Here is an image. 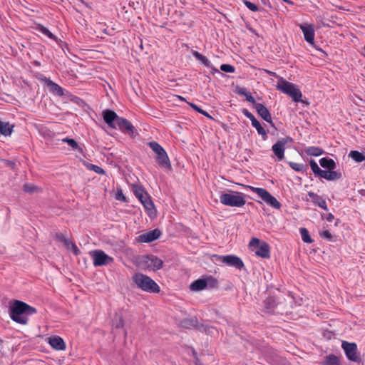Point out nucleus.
Masks as SVG:
<instances>
[{
    "label": "nucleus",
    "mask_w": 365,
    "mask_h": 365,
    "mask_svg": "<svg viewBox=\"0 0 365 365\" xmlns=\"http://www.w3.org/2000/svg\"><path fill=\"white\" fill-rule=\"evenodd\" d=\"M115 126L116 128H118L123 133H127L131 137L135 136V128L127 119L120 117L117 119Z\"/></svg>",
    "instance_id": "obj_13"
},
{
    "label": "nucleus",
    "mask_w": 365,
    "mask_h": 365,
    "mask_svg": "<svg viewBox=\"0 0 365 365\" xmlns=\"http://www.w3.org/2000/svg\"><path fill=\"white\" fill-rule=\"evenodd\" d=\"M36 29L51 39L56 40L57 38L56 36L53 35L46 27L41 24L37 25Z\"/></svg>",
    "instance_id": "obj_29"
},
{
    "label": "nucleus",
    "mask_w": 365,
    "mask_h": 365,
    "mask_svg": "<svg viewBox=\"0 0 365 365\" xmlns=\"http://www.w3.org/2000/svg\"><path fill=\"white\" fill-rule=\"evenodd\" d=\"M242 113L248 118L251 120V122L252 123V120H256V118L254 116V115L250 113L247 109H243L242 110Z\"/></svg>",
    "instance_id": "obj_46"
},
{
    "label": "nucleus",
    "mask_w": 365,
    "mask_h": 365,
    "mask_svg": "<svg viewBox=\"0 0 365 365\" xmlns=\"http://www.w3.org/2000/svg\"><path fill=\"white\" fill-rule=\"evenodd\" d=\"M289 165L292 169L297 172L304 171L305 167L302 163H298L295 162H289Z\"/></svg>",
    "instance_id": "obj_38"
},
{
    "label": "nucleus",
    "mask_w": 365,
    "mask_h": 365,
    "mask_svg": "<svg viewBox=\"0 0 365 365\" xmlns=\"http://www.w3.org/2000/svg\"><path fill=\"white\" fill-rule=\"evenodd\" d=\"M282 1L284 2H286V3L289 4H290V5H293L294 4L293 1H292L290 0H282Z\"/></svg>",
    "instance_id": "obj_54"
},
{
    "label": "nucleus",
    "mask_w": 365,
    "mask_h": 365,
    "mask_svg": "<svg viewBox=\"0 0 365 365\" xmlns=\"http://www.w3.org/2000/svg\"><path fill=\"white\" fill-rule=\"evenodd\" d=\"M267 73H273L272 72L269 71H266Z\"/></svg>",
    "instance_id": "obj_59"
},
{
    "label": "nucleus",
    "mask_w": 365,
    "mask_h": 365,
    "mask_svg": "<svg viewBox=\"0 0 365 365\" xmlns=\"http://www.w3.org/2000/svg\"><path fill=\"white\" fill-rule=\"evenodd\" d=\"M135 264L144 271H157L163 267V262L155 255H148L138 257Z\"/></svg>",
    "instance_id": "obj_3"
},
{
    "label": "nucleus",
    "mask_w": 365,
    "mask_h": 365,
    "mask_svg": "<svg viewBox=\"0 0 365 365\" xmlns=\"http://www.w3.org/2000/svg\"><path fill=\"white\" fill-rule=\"evenodd\" d=\"M63 244H64V245L66 246V247L67 249H70V247H71V245H73V243L70 240H68V239H67V238H66V239L64 240Z\"/></svg>",
    "instance_id": "obj_51"
},
{
    "label": "nucleus",
    "mask_w": 365,
    "mask_h": 365,
    "mask_svg": "<svg viewBox=\"0 0 365 365\" xmlns=\"http://www.w3.org/2000/svg\"><path fill=\"white\" fill-rule=\"evenodd\" d=\"M207 287L206 277H204L193 282L190 285V289L193 291H200Z\"/></svg>",
    "instance_id": "obj_23"
},
{
    "label": "nucleus",
    "mask_w": 365,
    "mask_h": 365,
    "mask_svg": "<svg viewBox=\"0 0 365 365\" xmlns=\"http://www.w3.org/2000/svg\"><path fill=\"white\" fill-rule=\"evenodd\" d=\"M293 141L291 137H286L277 140L272 147L274 155L278 161H281L284 158L285 146L288 143Z\"/></svg>",
    "instance_id": "obj_11"
},
{
    "label": "nucleus",
    "mask_w": 365,
    "mask_h": 365,
    "mask_svg": "<svg viewBox=\"0 0 365 365\" xmlns=\"http://www.w3.org/2000/svg\"><path fill=\"white\" fill-rule=\"evenodd\" d=\"M132 280L135 286L148 293H159L160 286L149 276L140 272H136L132 276Z\"/></svg>",
    "instance_id": "obj_2"
},
{
    "label": "nucleus",
    "mask_w": 365,
    "mask_h": 365,
    "mask_svg": "<svg viewBox=\"0 0 365 365\" xmlns=\"http://www.w3.org/2000/svg\"><path fill=\"white\" fill-rule=\"evenodd\" d=\"M241 186L249 189L257 194V195L264 200L266 203L272 206L275 209H279L281 207V203L272 196L266 189L261 187H255L251 185H241Z\"/></svg>",
    "instance_id": "obj_7"
},
{
    "label": "nucleus",
    "mask_w": 365,
    "mask_h": 365,
    "mask_svg": "<svg viewBox=\"0 0 365 365\" xmlns=\"http://www.w3.org/2000/svg\"><path fill=\"white\" fill-rule=\"evenodd\" d=\"M249 247L261 258L270 257V246L266 242H261L258 238L254 237L249 242Z\"/></svg>",
    "instance_id": "obj_8"
},
{
    "label": "nucleus",
    "mask_w": 365,
    "mask_h": 365,
    "mask_svg": "<svg viewBox=\"0 0 365 365\" xmlns=\"http://www.w3.org/2000/svg\"><path fill=\"white\" fill-rule=\"evenodd\" d=\"M321 178H323L327 180H334L341 178V175L340 173H337L334 171L333 170H322L319 175Z\"/></svg>",
    "instance_id": "obj_22"
},
{
    "label": "nucleus",
    "mask_w": 365,
    "mask_h": 365,
    "mask_svg": "<svg viewBox=\"0 0 365 365\" xmlns=\"http://www.w3.org/2000/svg\"><path fill=\"white\" fill-rule=\"evenodd\" d=\"M341 347L349 360L359 363L361 361L360 354L357 350V346L355 343L342 341Z\"/></svg>",
    "instance_id": "obj_10"
},
{
    "label": "nucleus",
    "mask_w": 365,
    "mask_h": 365,
    "mask_svg": "<svg viewBox=\"0 0 365 365\" xmlns=\"http://www.w3.org/2000/svg\"><path fill=\"white\" fill-rule=\"evenodd\" d=\"M220 201L225 206L237 207H243L246 203L245 195L242 192L235 191H230L228 193H222L220 195Z\"/></svg>",
    "instance_id": "obj_4"
},
{
    "label": "nucleus",
    "mask_w": 365,
    "mask_h": 365,
    "mask_svg": "<svg viewBox=\"0 0 365 365\" xmlns=\"http://www.w3.org/2000/svg\"><path fill=\"white\" fill-rule=\"evenodd\" d=\"M54 238L57 241L63 242V243L64 242V240L66 239L65 235L63 234H62V233H60V232L56 233L55 236H54Z\"/></svg>",
    "instance_id": "obj_48"
},
{
    "label": "nucleus",
    "mask_w": 365,
    "mask_h": 365,
    "mask_svg": "<svg viewBox=\"0 0 365 365\" xmlns=\"http://www.w3.org/2000/svg\"><path fill=\"white\" fill-rule=\"evenodd\" d=\"M192 54L197 60H199L205 66L209 67L210 66V61L206 56H203L202 54L200 53L198 51H193Z\"/></svg>",
    "instance_id": "obj_33"
},
{
    "label": "nucleus",
    "mask_w": 365,
    "mask_h": 365,
    "mask_svg": "<svg viewBox=\"0 0 365 365\" xmlns=\"http://www.w3.org/2000/svg\"><path fill=\"white\" fill-rule=\"evenodd\" d=\"M123 324H123V320L121 318H120L119 319V322L116 324V327L117 328L122 327H123Z\"/></svg>",
    "instance_id": "obj_53"
},
{
    "label": "nucleus",
    "mask_w": 365,
    "mask_h": 365,
    "mask_svg": "<svg viewBox=\"0 0 365 365\" xmlns=\"http://www.w3.org/2000/svg\"><path fill=\"white\" fill-rule=\"evenodd\" d=\"M299 28L303 33L306 41L310 44H314L315 36L314 25L302 24H299Z\"/></svg>",
    "instance_id": "obj_15"
},
{
    "label": "nucleus",
    "mask_w": 365,
    "mask_h": 365,
    "mask_svg": "<svg viewBox=\"0 0 365 365\" xmlns=\"http://www.w3.org/2000/svg\"><path fill=\"white\" fill-rule=\"evenodd\" d=\"M334 217L331 213H329L327 217V220L328 222H331L334 220Z\"/></svg>",
    "instance_id": "obj_52"
},
{
    "label": "nucleus",
    "mask_w": 365,
    "mask_h": 365,
    "mask_svg": "<svg viewBox=\"0 0 365 365\" xmlns=\"http://www.w3.org/2000/svg\"><path fill=\"white\" fill-rule=\"evenodd\" d=\"M46 85V86L49 88V91L58 96H63V88L57 83L52 81L51 79L45 77L43 80Z\"/></svg>",
    "instance_id": "obj_19"
},
{
    "label": "nucleus",
    "mask_w": 365,
    "mask_h": 365,
    "mask_svg": "<svg viewBox=\"0 0 365 365\" xmlns=\"http://www.w3.org/2000/svg\"><path fill=\"white\" fill-rule=\"evenodd\" d=\"M254 108L262 119L272 124V115L268 109L263 104L259 103L255 104Z\"/></svg>",
    "instance_id": "obj_17"
},
{
    "label": "nucleus",
    "mask_w": 365,
    "mask_h": 365,
    "mask_svg": "<svg viewBox=\"0 0 365 365\" xmlns=\"http://www.w3.org/2000/svg\"><path fill=\"white\" fill-rule=\"evenodd\" d=\"M277 88L290 96L294 102L302 101V93L301 91L296 88L293 83L288 82L283 78H280L279 80Z\"/></svg>",
    "instance_id": "obj_5"
},
{
    "label": "nucleus",
    "mask_w": 365,
    "mask_h": 365,
    "mask_svg": "<svg viewBox=\"0 0 365 365\" xmlns=\"http://www.w3.org/2000/svg\"><path fill=\"white\" fill-rule=\"evenodd\" d=\"M13 132V126L9 123H4L0 120V134L4 136H9Z\"/></svg>",
    "instance_id": "obj_25"
},
{
    "label": "nucleus",
    "mask_w": 365,
    "mask_h": 365,
    "mask_svg": "<svg viewBox=\"0 0 365 365\" xmlns=\"http://www.w3.org/2000/svg\"><path fill=\"white\" fill-rule=\"evenodd\" d=\"M349 156L357 163H361L365 160V156L361 153L356 150L351 151Z\"/></svg>",
    "instance_id": "obj_32"
},
{
    "label": "nucleus",
    "mask_w": 365,
    "mask_h": 365,
    "mask_svg": "<svg viewBox=\"0 0 365 365\" xmlns=\"http://www.w3.org/2000/svg\"><path fill=\"white\" fill-rule=\"evenodd\" d=\"M82 4H85L87 7H88V3L85 2L83 0H79Z\"/></svg>",
    "instance_id": "obj_55"
},
{
    "label": "nucleus",
    "mask_w": 365,
    "mask_h": 365,
    "mask_svg": "<svg viewBox=\"0 0 365 365\" xmlns=\"http://www.w3.org/2000/svg\"><path fill=\"white\" fill-rule=\"evenodd\" d=\"M246 98V100L250 102V103L254 105V107L255 106V104H257L258 103H256V101L255 98L252 96V93L248 91V93L245 96Z\"/></svg>",
    "instance_id": "obj_45"
},
{
    "label": "nucleus",
    "mask_w": 365,
    "mask_h": 365,
    "mask_svg": "<svg viewBox=\"0 0 365 365\" xmlns=\"http://www.w3.org/2000/svg\"><path fill=\"white\" fill-rule=\"evenodd\" d=\"M36 190V187L30 183H26L24 185V190L28 192H34Z\"/></svg>",
    "instance_id": "obj_44"
},
{
    "label": "nucleus",
    "mask_w": 365,
    "mask_h": 365,
    "mask_svg": "<svg viewBox=\"0 0 365 365\" xmlns=\"http://www.w3.org/2000/svg\"><path fill=\"white\" fill-rule=\"evenodd\" d=\"M115 199L118 200H120V201H123V202H125L126 201V197L125 196L123 195L122 190H118L117 193H116V195H115Z\"/></svg>",
    "instance_id": "obj_47"
},
{
    "label": "nucleus",
    "mask_w": 365,
    "mask_h": 365,
    "mask_svg": "<svg viewBox=\"0 0 365 365\" xmlns=\"http://www.w3.org/2000/svg\"><path fill=\"white\" fill-rule=\"evenodd\" d=\"M264 304L268 309H273L275 307L274 301L272 298L266 299V300L264 301Z\"/></svg>",
    "instance_id": "obj_42"
},
{
    "label": "nucleus",
    "mask_w": 365,
    "mask_h": 365,
    "mask_svg": "<svg viewBox=\"0 0 365 365\" xmlns=\"http://www.w3.org/2000/svg\"><path fill=\"white\" fill-rule=\"evenodd\" d=\"M236 91L237 93L242 96H245V95L248 93L247 89L244 87H237Z\"/></svg>",
    "instance_id": "obj_49"
},
{
    "label": "nucleus",
    "mask_w": 365,
    "mask_h": 365,
    "mask_svg": "<svg viewBox=\"0 0 365 365\" xmlns=\"http://www.w3.org/2000/svg\"><path fill=\"white\" fill-rule=\"evenodd\" d=\"M299 232L302 237V240L304 242L309 244L313 242V240L310 237L309 231L307 228L301 227L299 229Z\"/></svg>",
    "instance_id": "obj_30"
},
{
    "label": "nucleus",
    "mask_w": 365,
    "mask_h": 365,
    "mask_svg": "<svg viewBox=\"0 0 365 365\" xmlns=\"http://www.w3.org/2000/svg\"><path fill=\"white\" fill-rule=\"evenodd\" d=\"M62 141L65 142V143H67L68 146L71 148V149L72 150H81V152L82 151V149H81L79 148L77 142L75 140L71 139V138H63Z\"/></svg>",
    "instance_id": "obj_34"
},
{
    "label": "nucleus",
    "mask_w": 365,
    "mask_h": 365,
    "mask_svg": "<svg viewBox=\"0 0 365 365\" xmlns=\"http://www.w3.org/2000/svg\"><path fill=\"white\" fill-rule=\"evenodd\" d=\"M362 54H363V56L365 57V47L364 48V50H363Z\"/></svg>",
    "instance_id": "obj_58"
},
{
    "label": "nucleus",
    "mask_w": 365,
    "mask_h": 365,
    "mask_svg": "<svg viewBox=\"0 0 365 365\" xmlns=\"http://www.w3.org/2000/svg\"><path fill=\"white\" fill-rule=\"evenodd\" d=\"M308 195L312 199V201L314 202V204L318 205L319 207L324 210H328L326 200H324L321 196L313 192H309Z\"/></svg>",
    "instance_id": "obj_21"
},
{
    "label": "nucleus",
    "mask_w": 365,
    "mask_h": 365,
    "mask_svg": "<svg viewBox=\"0 0 365 365\" xmlns=\"http://www.w3.org/2000/svg\"><path fill=\"white\" fill-rule=\"evenodd\" d=\"M161 234L162 233L160 230L155 229L139 235L137 237V241L140 243H149L158 239Z\"/></svg>",
    "instance_id": "obj_14"
},
{
    "label": "nucleus",
    "mask_w": 365,
    "mask_h": 365,
    "mask_svg": "<svg viewBox=\"0 0 365 365\" xmlns=\"http://www.w3.org/2000/svg\"><path fill=\"white\" fill-rule=\"evenodd\" d=\"M90 255L95 267L107 265L113 263L114 261L112 257H110L101 250H93L90 252Z\"/></svg>",
    "instance_id": "obj_9"
},
{
    "label": "nucleus",
    "mask_w": 365,
    "mask_h": 365,
    "mask_svg": "<svg viewBox=\"0 0 365 365\" xmlns=\"http://www.w3.org/2000/svg\"><path fill=\"white\" fill-rule=\"evenodd\" d=\"M320 237L327 239L329 241H332L333 237L328 230H324L319 232Z\"/></svg>",
    "instance_id": "obj_41"
},
{
    "label": "nucleus",
    "mask_w": 365,
    "mask_h": 365,
    "mask_svg": "<svg viewBox=\"0 0 365 365\" xmlns=\"http://www.w3.org/2000/svg\"><path fill=\"white\" fill-rule=\"evenodd\" d=\"M189 105L191 108H192L195 110H196L197 112L202 114L203 115L206 116L207 118H210L212 119V116L205 110L201 109L199 106H197L196 104L195 103H189Z\"/></svg>",
    "instance_id": "obj_36"
},
{
    "label": "nucleus",
    "mask_w": 365,
    "mask_h": 365,
    "mask_svg": "<svg viewBox=\"0 0 365 365\" xmlns=\"http://www.w3.org/2000/svg\"><path fill=\"white\" fill-rule=\"evenodd\" d=\"M148 145L155 153L156 162L159 166L170 169L171 168V163L165 150L155 141L149 142Z\"/></svg>",
    "instance_id": "obj_6"
},
{
    "label": "nucleus",
    "mask_w": 365,
    "mask_h": 365,
    "mask_svg": "<svg viewBox=\"0 0 365 365\" xmlns=\"http://www.w3.org/2000/svg\"><path fill=\"white\" fill-rule=\"evenodd\" d=\"M245 5L252 11H259V7L255 4L254 3H252L247 0H242Z\"/></svg>",
    "instance_id": "obj_39"
},
{
    "label": "nucleus",
    "mask_w": 365,
    "mask_h": 365,
    "mask_svg": "<svg viewBox=\"0 0 365 365\" xmlns=\"http://www.w3.org/2000/svg\"><path fill=\"white\" fill-rule=\"evenodd\" d=\"M252 125L256 128L258 134L261 135L264 140H265L267 138L265 129L262 126L260 123L257 119L252 120Z\"/></svg>",
    "instance_id": "obj_27"
},
{
    "label": "nucleus",
    "mask_w": 365,
    "mask_h": 365,
    "mask_svg": "<svg viewBox=\"0 0 365 365\" xmlns=\"http://www.w3.org/2000/svg\"><path fill=\"white\" fill-rule=\"evenodd\" d=\"M70 249L73 252V253L76 255H78L81 253L80 250L78 248V247L73 243L71 245Z\"/></svg>",
    "instance_id": "obj_50"
},
{
    "label": "nucleus",
    "mask_w": 365,
    "mask_h": 365,
    "mask_svg": "<svg viewBox=\"0 0 365 365\" xmlns=\"http://www.w3.org/2000/svg\"><path fill=\"white\" fill-rule=\"evenodd\" d=\"M36 313V309L26 303L15 300L13 305L10 307L9 315L11 319L21 324H26L28 318L24 314L32 315Z\"/></svg>",
    "instance_id": "obj_1"
},
{
    "label": "nucleus",
    "mask_w": 365,
    "mask_h": 365,
    "mask_svg": "<svg viewBox=\"0 0 365 365\" xmlns=\"http://www.w3.org/2000/svg\"><path fill=\"white\" fill-rule=\"evenodd\" d=\"M306 153L311 156H319L323 153V150L319 147L311 146L307 148Z\"/></svg>",
    "instance_id": "obj_31"
},
{
    "label": "nucleus",
    "mask_w": 365,
    "mask_h": 365,
    "mask_svg": "<svg viewBox=\"0 0 365 365\" xmlns=\"http://www.w3.org/2000/svg\"><path fill=\"white\" fill-rule=\"evenodd\" d=\"M82 4H85L87 7H88V3L85 2L83 0H79Z\"/></svg>",
    "instance_id": "obj_56"
},
{
    "label": "nucleus",
    "mask_w": 365,
    "mask_h": 365,
    "mask_svg": "<svg viewBox=\"0 0 365 365\" xmlns=\"http://www.w3.org/2000/svg\"><path fill=\"white\" fill-rule=\"evenodd\" d=\"M216 257L220 259L222 262L224 264H226L228 266L234 267L237 269H242L244 267V263L242 260L232 255H225V256H218L217 255Z\"/></svg>",
    "instance_id": "obj_12"
},
{
    "label": "nucleus",
    "mask_w": 365,
    "mask_h": 365,
    "mask_svg": "<svg viewBox=\"0 0 365 365\" xmlns=\"http://www.w3.org/2000/svg\"><path fill=\"white\" fill-rule=\"evenodd\" d=\"M309 165L311 167V169L314 174L315 176H319L322 172V170L318 166L317 163L315 162L314 160L311 159L309 161Z\"/></svg>",
    "instance_id": "obj_35"
},
{
    "label": "nucleus",
    "mask_w": 365,
    "mask_h": 365,
    "mask_svg": "<svg viewBox=\"0 0 365 365\" xmlns=\"http://www.w3.org/2000/svg\"><path fill=\"white\" fill-rule=\"evenodd\" d=\"M103 117L104 121L110 127L113 128H116V123H117V119L119 118L117 115V114L110 110H105L103 112Z\"/></svg>",
    "instance_id": "obj_16"
},
{
    "label": "nucleus",
    "mask_w": 365,
    "mask_h": 365,
    "mask_svg": "<svg viewBox=\"0 0 365 365\" xmlns=\"http://www.w3.org/2000/svg\"><path fill=\"white\" fill-rule=\"evenodd\" d=\"M206 277V282H207V287H210L212 288L217 287L218 285V281L213 277L212 276H205Z\"/></svg>",
    "instance_id": "obj_37"
},
{
    "label": "nucleus",
    "mask_w": 365,
    "mask_h": 365,
    "mask_svg": "<svg viewBox=\"0 0 365 365\" xmlns=\"http://www.w3.org/2000/svg\"><path fill=\"white\" fill-rule=\"evenodd\" d=\"M338 8H339V9H340V10L349 11V9H344V7H341V6H339Z\"/></svg>",
    "instance_id": "obj_57"
},
{
    "label": "nucleus",
    "mask_w": 365,
    "mask_h": 365,
    "mask_svg": "<svg viewBox=\"0 0 365 365\" xmlns=\"http://www.w3.org/2000/svg\"><path fill=\"white\" fill-rule=\"evenodd\" d=\"M319 163L322 168L329 170H334L336 167L334 160L331 158H322L319 160Z\"/></svg>",
    "instance_id": "obj_26"
},
{
    "label": "nucleus",
    "mask_w": 365,
    "mask_h": 365,
    "mask_svg": "<svg viewBox=\"0 0 365 365\" xmlns=\"http://www.w3.org/2000/svg\"><path fill=\"white\" fill-rule=\"evenodd\" d=\"M220 69L226 73H233L235 71L234 66L230 64H222Z\"/></svg>",
    "instance_id": "obj_40"
},
{
    "label": "nucleus",
    "mask_w": 365,
    "mask_h": 365,
    "mask_svg": "<svg viewBox=\"0 0 365 365\" xmlns=\"http://www.w3.org/2000/svg\"><path fill=\"white\" fill-rule=\"evenodd\" d=\"M140 202L142 203L145 209L148 212L149 215L153 214L155 211L154 204L150 198V196L148 192H146L143 197L138 198Z\"/></svg>",
    "instance_id": "obj_18"
},
{
    "label": "nucleus",
    "mask_w": 365,
    "mask_h": 365,
    "mask_svg": "<svg viewBox=\"0 0 365 365\" xmlns=\"http://www.w3.org/2000/svg\"><path fill=\"white\" fill-rule=\"evenodd\" d=\"M91 170H93L97 174H99V175L105 174L104 170L98 165H91Z\"/></svg>",
    "instance_id": "obj_43"
},
{
    "label": "nucleus",
    "mask_w": 365,
    "mask_h": 365,
    "mask_svg": "<svg viewBox=\"0 0 365 365\" xmlns=\"http://www.w3.org/2000/svg\"><path fill=\"white\" fill-rule=\"evenodd\" d=\"M322 365H341L339 358L334 354L326 356L321 364Z\"/></svg>",
    "instance_id": "obj_24"
},
{
    "label": "nucleus",
    "mask_w": 365,
    "mask_h": 365,
    "mask_svg": "<svg viewBox=\"0 0 365 365\" xmlns=\"http://www.w3.org/2000/svg\"><path fill=\"white\" fill-rule=\"evenodd\" d=\"M132 190L138 199L143 197V195L147 192L143 186L136 184L132 185Z\"/></svg>",
    "instance_id": "obj_28"
},
{
    "label": "nucleus",
    "mask_w": 365,
    "mask_h": 365,
    "mask_svg": "<svg viewBox=\"0 0 365 365\" xmlns=\"http://www.w3.org/2000/svg\"><path fill=\"white\" fill-rule=\"evenodd\" d=\"M48 343L51 346L56 350L62 351L66 349V344L63 339L58 336L50 337L48 339Z\"/></svg>",
    "instance_id": "obj_20"
}]
</instances>
